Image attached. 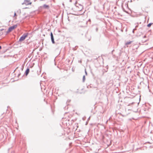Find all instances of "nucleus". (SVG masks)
<instances>
[{"label": "nucleus", "mask_w": 153, "mask_h": 153, "mask_svg": "<svg viewBox=\"0 0 153 153\" xmlns=\"http://www.w3.org/2000/svg\"><path fill=\"white\" fill-rule=\"evenodd\" d=\"M28 35V33H25L20 38V42H22L24 41Z\"/></svg>", "instance_id": "nucleus-1"}, {"label": "nucleus", "mask_w": 153, "mask_h": 153, "mask_svg": "<svg viewBox=\"0 0 153 153\" xmlns=\"http://www.w3.org/2000/svg\"><path fill=\"white\" fill-rule=\"evenodd\" d=\"M32 2L30 1V0H25L24 2L22 3V4H25L26 5L31 4Z\"/></svg>", "instance_id": "nucleus-2"}, {"label": "nucleus", "mask_w": 153, "mask_h": 153, "mask_svg": "<svg viewBox=\"0 0 153 153\" xmlns=\"http://www.w3.org/2000/svg\"><path fill=\"white\" fill-rule=\"evenodd\" d=\"M16 27V25H14L12 27H10L9 28V29L7 31V33L10 32H11L12 30H13L14 28H15Z\"/></svg>", "instance_id": "nucleus-3"}, {"label": "nucleus", "mask_w": 153, "mask_h": 153, "mask_svg": "<svg viewBox=\"0 0 153 153\" xmlns=\"http://www.w3.org/2000/svg\"><path fill=\"white\" fill-rule=\"evenodd\" d=\"M40 7L47 9H49V6L46 4H44L42 6H41Z\"/></svg>", "instance_id": "nucleus-4"}, {"label": "nucleus", "mask_w": 153, "mask_h": 153, "mask_svg": "<svg viewBox=\"0 0 153 153\" xmlns=\"http://www.w3.org/2000/svg\"><path fill=\"white\" fill-rule=\"evenodd\" d=\"M51 39L52 41V42L53 44H55V42L54 41V39L53 37V34L52 32H51Z\"/></svg>", "instance_id": "nucleus-5"}, {"label": "nucleus", "mask_w": 153, "mask_h": 153, "mask_svg": "<svg viewBox=\"0 0 153 153\" xmlns=\"http://www.w3.org/2000/svg\"><path fill=\"white\" fill-rule=\"evenodd\" d=\"M29 69L28 68H27L24 73V74L26 76H27L28 75L29 73Z\"/></svg>", "instance_id": "nucleus-6"}, {"label": "nucleus", "mask_w": 153, "mask_h": 153, "mask_svg": "<svg viewBox=\"0 0 153 153\" xmlns=\"http://www.w3.org/2000/svg\"><path fill=\"white\" fill-rule=\"evenodd\" d=\"M131 42H132L131 41L128 42H127L126 43L125 45H129V44H130Z\"/></svg>", "instance_id": "nucleus-7"}, {"label": "nucleus", "mask_w": 153, "mask_h": 153, "mask_svg": "<svg viewBox=\"0 0 153 153\" xmlns=\"http://www.w3.org/2000/svg\"><path fill=\"white\" fill-rule=\"evenodd\" d=\"M85 75H83V78H82V82H84L85 81Z\"/></svg>", "instance_id": "nucleus-8"}, {"label": "nucleus", "mask_w": 153, "mask_h": 153, "mask_svg": "<svg viewBox=\"0 0 153 153\" xmlns=\"http://www.w3.org/2000/svg\"><path fill=\"white\" fill-rule=\"evenodd\" d=\"M152 24V23H149L147 25V26L148 27H150Z\"/></svg>", "instance_id": "nucleus-9"}, {"label": "nucleus", "mask_w": 153, "mask_h": 153, "mask_svg": "<svg viewBox=\"0 0 153 153\" xmlns=\"http://www.w3.org/2000/svg\"><path fill=\"white\" fill-rule=\"evenodd\" d=\"M85 74L86 75H87V72H86V69H85Z\"/></svg>", "instance_id": "nucleus-10"}, {"label": "nucleus", "mask_w": 153, "mask_h": 153, "mask_svg": "<svg viewBox=\"0 0 153 153\" xmlns=\"http://www.w3.org/2000/svg\"><path fill=\"white\" fill-rule=\"evenodd\" d=\"M110 118L108 119V120L106 121V124H107V122L109 120H110Z\"/></svg>", "instance_id": "nucleus-11"}, {"label": "nucleus", "mask_w": 153, "mask_h": 153, "mask_svg": "<svg viewBox=\"0 0 153 153\" xmlns=\"http://www.w3.org/2000/svg\"><path fill=\"white\" fill-rule=\"evenodd\" d=\"M137 27V26H136V27H135V28H134V29H133V30H136V27Z\"/></svg>", "instance_id": "nucleus-12"}, {"label": "nucleus", "mask_w": 153, "mask_h": 153, "mask_svg": "<svg viewBox=\"0 0 153 153\" xmlns=\"http://www.w3.org/2000/svg\"><path fill=\"white\" fill-rule=\"evenodd\" d=\"M96 31L97 32V31L98 30V28L97 27L96 29Z\"/></svg>", "instance_id": "nucleus-13"}, {"label": "nucleus", "mask_w": 153, "mask_h": 153, "mask_svg": "<svg viewBox=\"0 0 153 153\" xmlns=\"http://www.w3.org/2000/svg\"><path fill=\"white\" fill-rule=\"evenodd\" d=\"M90 117L88 118V120H89L90 119Z\"/></svg>", "instance_id": "nucleus-14"}, {"label": "nucleus", "mask_w": 153, "mask_h": 153, "mask_svg": "<svg viewBox=\"0 0 153 153\" xmlns=\"http://www.w3.org/2000/svg\"><path fill=\"white\" fill-rule=\"evenodd\" d=\"M70 100H67V101H68V102H70Z\"/></svg>", "instance_id": "nucleus-15"}, {"label": "nucleus", "mask_w": 153, "mask_h": 153, "mask_svg": "<svg viewBox=\"0 0 153 153\" xmlns=\"http://www.w3.org/2000/svg\"><path fill=\"white\" fill-rule=\"evenodd\" d=\"M132 32H133V33H134V30H133Z\"/></svg>", "instance_id": "nucleus-16"}, {"label": "nucleus", "mask_w": 153, "mask_h": 153, "mask_svg": "<svg viewBox=\"0 0 153 153\" xmlns=\"http://www.w3.org/2000/svg\"><path fill=\"white\" fill-rule=\"evenodd\" d=\"M16 15V13H14V16H15Z\"/></svg>", "instance_id": "nucleus-17"}, {"label": "nucleus", "mask_w": 153, "mask_h": 153, "mask_svg": "<svg viewBox=\"0 0 153 153\" xmlns=\"http://www.w3.org/2000/svg\"><path fill=\"white\" fill-rule=\"evenodd\" d=\"M1 46H0V49H1Z\"/></svg>", "instance_id": "nucleus-18"}, {"label": "nucleus", "mask_w": 153, "mask_h": 153, "mask_svg": "<svg viewBox=\"0 0 153 153\" xmlns=\"http://www.w3.org/2000/svg\"><path fill=\"white\" fill-rule=\"evenodd\" d=\"M146 37V36H144L143 38H145Z\"/></svg>", "instance_id": "nucleus-19"}, {"label": "nucleus", "mask_w": 153, "mask_h": 153, "mask_svg": "<svg viewBox=\"0 0 153 153\" xmlns=\"http://www.w3.org/2000/svg\"><path fill=\"white\" fill-rule=\"evenodd\" d=\"M21 74L20 73V74H19L20 76Z\"/></svg>", "instance_id": "nucleus-20"}, {"label": "nucleus", "mask_w": 153, "mask_h": 153, "mask_svg": "<svg viewBox=\"0 0 153 153\" xmlns=\"http://www.w3.org/2000/svg\"><path fill=\"white\" fill-rule=\"evenodd\" d=\"M21 69H22V70H23V69L21 68Z\"/></svg>", "instance_id": "nucleus-21"}, {"label": "nucleus", "mask_w": 153, "mask_h": 153, "mask_svg": "<svg viewBox=\"0 0 153 153\" xmlns=\"http://www.w3.org/2000/svg\"><path fill=\"white\" fill-rule=\"evenodd\" d=\"M21 69H22V70H23V69L21 68Z\"/></svg>", "instance_id": "nucleus-22"}, {"label": "nucleus", "mask_w": 153, "mask_h": 153, "mask_svg": "<svg viewBox=\"0 0 153 153\" xmlns=\"http://www.w3.org/2000/svg\"><path fill=\"white\" fill-rule=\"evenodd\" d=\"M152 26L153 27V25H152Z\"/></svg>", "instance_id": "nucleus-23"}]
</instances>
